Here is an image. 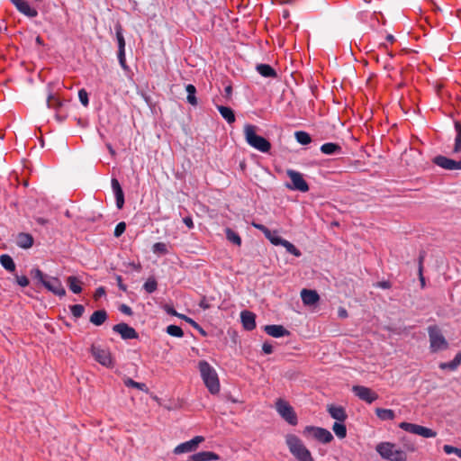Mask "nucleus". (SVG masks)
I'll list each match as a JSON object with an SVG mask.
<instances>
[{"instance_id": "nucleus-1", "label": "nucleus", "mask_w": 461, "mask_h": 461, "mask_svg": "<svg viewBox=\"0 0 461 461\" xmlns=\"http://www.w3.org/2000/svg\"><path fill=\"white\" fill-rule=\"evenodd\" d=\"M198 368L208 391L212 394H217L221 385L216 370L206 360L199 361Z\"/></svg>"}, {"instance_id": "nucleus-2", "label": "nucleus", "mask_w": 461, "mask_h": 461, "mask_svg": "<svg viewBox=\"0 0 461 461\" xmlns=\"http://www.w3.org/2000/svg\"><path fill=\"white\" fill-rule=\"evenodd\" d=\"M285 443L290 453L298 461H313L311 452L296 435L287 434L285 436Z\"/></svg>"}, {"instance_id": "nucleus-3", "label": "nucleus", "mask_w": 461, "mask_h": 461, "mask_svg": "<svg viewBox=\"0 0 461 461\" xmlns=\"http://www.w3.org/2000/svg\"><path fill=\"white\" fill-rule=\"evenodd\" d=\"M257 127L252 124H246L244 127V135L247 143L255 149L267 153L271 149V143L264 137L256 132Z\"/></svg>"}, {"instance_id": "nucleus-4", "label": "nucleus", "mask_w": 461, "mask_h": 461, "mask_svg": "<svg viewBox=\"0 0 461 461\" xmlns=\"http://www.w3.org/2000/svg\"><path fill=\"white\" fill-rule=\"evenodd\" d=\"M428 333L429 338L430 352L436 353L448 348V342L442 335L440 329L437 325L429 326L428 328Z\"/></svg>"}, {"instance_id": "nucleus-5", "label": "nucleus", "mask_w": 461, "mask_h": 461, "mask_svg": "<svg viewBox=\"0 0 461 461\" xmlns=\"http://www.w3.org/2000/svg\"><path fill=\"white\" fill-rule=\"evenodd\" d=\"M276 410L277 413L285 420L289 425L295 426L298 423V417L294 409L288 402L283 399H277L276 402Z\"/></svg>"}, {"instance_id": "nucleus-6", "label": "nucleus", "mask_w": 461, "mask_h": 461, "mask_svg": "<svg viewBox=\"0 0 461 461\" xmlns=\"http://www.w3.org/2000/svg\"><path fill=\"white\" fill-rule=\"evenodd\" d=\"M292 183H286L285 186L290 190H296L303 193L309 191V185L303 179V175L293 169H288L286 172Z\"/></svg>"}, {"instance_id": "nucleus-7", "label": "nucleus", "mask_w": 461, "mask_h": 461, "mask_svg": "<svg viewBox=\"0 0 461 461\" xmlns=\"http://www.w3.org/2000/svg\"><path fill=\"white\" fill-rule=\"evenodd\" d=\"M399 427L409 433L419 435L426 438H435L437 436L435 430L419 424L403 421L399 424Z\"/></svg>"}, {"instance_id": "nucleus-8", "label": "nucleus", "mask_w": 461, "mask_h": 461, "mask_svg": "<svg viewBox=\"0 0 461 461\" xmlns=\"http://www.w3.org/2000/svg\"><path fill=\"white\" fill-rule=\"evenodd\" d=\"M305 437L312 436L316 440L327 444L333 439L332 434L326 429L314 426H306L303 431Z\"/></svg>"}, {"instance_id": "nucleus-9", "label": "nucleus", "mask_w": 461, "mask_h": 461, "mask_svg": "<svg viewBox=\"0 0 461 461\" xmlns=\"http://www.w3.org/2000/svg\"><path fill=\"white\" fill-rule=\"evenodd\" d=\"M91 353L96 362L100 365L112 368L114 366V361L109 349L101 348L93 345L91 347Z\"/></svg>"}, {"instance_id": "nucleus-10", "label": "nucleus", "mask_w": 461, "mask_h": 461, "mask_svg": "<svg viewBox=\"0 0 461 461\" xmlns=\"http://www.w3.org/2000/svg\"><path fill=\"white\" fill-rule=\"evenodd\" d=\"M352 392L357 397L367 403L374 402L379 397L375 391L364 385H354Z\"/></svg>"}, {"instance_id": "nucleus-11", "label": "nucleus", "mask_w": 461, "mask_h": 461, "mask_svg": "<svg viewBox=\"0 0 461 461\" xmlns=\"http://www.w3.org/2000/svg\"><path fill=\"white\" fill-rule=\"evenodd\" d=\"M432 162L446 170H461V159L456 161L443 155L433 158Z\"/></svg>"}, {"instance_id": "nucleus-12", "label": "nucleus", "mask_w": 461, "mask_h": 461, "mask_svg": "<svg viewBox=\"0 0 461 461\" xmlns=\"http://www.w3.org/2000/svg\"><path fill=\"white\" fill-rule=\"evenodd\" d=\"M203 441L204 438L203 436H195L194 438L177 445L173 452L176 455H179L194 451L198 445Z\"/></svg>"}, {"instance_id": "nucleus-13", "label": "nucleus", "mask_w": 461, "mask_h": 461, "mask_svg": "<svg viewBox=\"0 0 461 461\" xmlns=\"http://www.w3.org/2000/svg\"><path fill=\"white\" fill-rule=\"evenodd\" d=\"M113 330L120 334L122 339H134L139 338V333L135 329L125 322H120L113 325Z\"/></svg>"}, {"instance_id": "nucleus-14", "label": "nucleus", "mask_w": 461, "mask_h": 461, "mask_svg": "<svg viewBox=\"0 0 461 461\" xmlns=\"http://www.w3.org/2000/svg\"><path fill=\"white\" fill-rule=\"evenodd\" d=\"M46 282L44 287L46 290L59 297H64L66 295V290L59 278L48 276Z\"/></svg>"}, {"instance_id": "nucleus-15", "label": "nucleus", "mask_w": 461, "mask_h": 461, "mask_svg": "<svg viewBox=\"0 0 461 461\" xmlns=\"http://www.w3.org/2000/svg\"><path fill=\"white\" fill-rule=\"evenodd\" d=\"M16 9L29 18H34L38 15V12L32 7L26 0H10Z\"/></svg>"}, {"instance_id": "nucleus-16", "label": "nucleus", "mask_w": 461, "mask_h": 461, "mask_svg": "<svg viewBox=\"0 0 461 461\" xmlns=\"http://www.w3.org/2000/svg\"><path fill=\"white\" fill-rule=\"evenodd\" d=\"M376 452L381 456L383 459L390 461L393 456V453L396 451L395 445L391 442H381L375 447Z\"/></svg>"}, {"instance_id": "nucleus-17", "label": "nucleus", "mask_w": 461, "mask_h": 461, "mask_svg": "<svg viewBox=\"0 0 461 461\" xmlns=\"http://www.w3.org/2000/svg\"><path fill=\"white\" fill-rule=\"evenodd\" d=\"M112 189L113 191L116 207L121 210L124 205V193L117 178L113 177L111 180Z\"/></svg>"}, {"instance_id": "nucleus-18", "label": "nucleus", "mask_w": 461, "mask_h": 461, "mask_svg": "<svg viewBox=\"0 0 461 461\" xmlns=\"http://www.w3.org/2000/svg\"><path fill=\"white\" fill-rule=\"evenodd\" d=\"M240 320L246 330H253L256 328V314L249 311H242Z\"/></svg>"}, {"instance_id": "nucleus-19", "label": "nucleus", "mask_w": 461, "mask_h": 461, "mask_svg": "<svg viewBox=\"0 0 461 461\" xmlns=\"http://www.w3.org/2000/svg\"><path fill=\"white\" fill-rule=\"evenodd\" d=\"M301 298L304 305H314L320 301V295L315 290L303 289Z\"/></svg>"}, {"instance_id": "nucleus-20", "label": "nucleus", "mask_w": 461, "mask_h": 461, "mask_svg": "<svg viewBox=\"0 0 461 461\" xmlns=\"http://www.w3.org/2000/svg\"><path fill=\"white\" fill-rule=\"evenodd\" d=\"M264 330L267 334L274 338H281L290 334L289 330H287L284 326L276 324L266 325L264 327Z\"/></svg>"}, {"instance_id": "nucleus-21", "label": "nucleus", "mask_w": 461, "mask_h": 461, "mask_svg": "<svg viewBox=\"0 0 461 461\" xmlns=\"http://www.w3.org/2000/svg\"><path fill=\"white\" fill-rule=\"evenodd\" d=\"M194 461H217L221 456L212 451H201L191 456Z\"/></svg>"}, {"instance_id": "nucleus-22", "label": "nucleus", "mask_w": 461, "mask_h": 461, "mask_svg": "<svg viewBox=\"0 0 461 461\" xmlns=\"http://www.w3.org/2000/svg\"><path fill=\"white\" fill-rule=\"evenodd\" d=\"M328 411L334 420L340 422L345 421L348 418L345 409L341 406L330 405Z\"/></svg>"}, {"instance_id": "nucleus-23", "label": "nucleus", "mask_w": 461, "mask_h": 461, "mask_svg": "<svg viewBox=\"0 0 461 461\" xmlns=\"http://www.w3.org/2000/svg\"><path fill=\"white\" fill-rule=\"evenodd\" d=\"M16 244L19 248L30 249L33 245V237L29 233L21 232L17 235Z\"/></svg>"}, {"instance_id": "nucleus-24", "label": "nucleus", "mask_w": 461, "mask_h": 461, "mask_svg": "<svg viewBox=\"0 0 461 461\" xmlns=\"http://www.w3.org/2000/svg\"><path fill=\"white\" fill-rule=\"evenodd\" d=\"M30 276H31L32 281L37 285H41V286L45 287V284L47 283L46 280H47L48 275L43 273L39 267L32 268L30 271Z\"/></svg>"}, {"instance_id": "nucleus-25", "label": "nucleus", "mask_w": 461, "mask_h": 461, "mask_svg": "<svg viewBox=\"0 0 461 461\" xmlns=\"http://www.w3.org/2000/svg\"><path fill=\"white\" fill-rule=\"evenodd\" d=\"M108 318L107 312L104 309L97 310L93 312V314L90 316V322L93 323L95 326H101L105 322V321Z\"/></svg>"}, {"instance_id": "nucleus-26", "label": "nucleus", "mask_w": 461, "mask_h": 461, "mask_svg": "<svg viewBox=\"0 0 461 461\" xmlns=\"http://www.w3.org/2000/svg\"><path fill=\"white\" fill-rule=\"evenodd\" d=\"M256 69L264 77H277L276 71L268 64H258L257 65Z\"/></svg>"}, {"instance_id": "nucleus-27", "label": "nucleus", "mask_w": 461, "mask_h": 461, "mask_svg": "<svg viewBox=\"0 0 461 461\" xmlns=\"http://www.w3.org/2000/svg\"><path fill=\"white\" fill-rule=\"evenodd\" d=\"M321 151L326 155L340 154L342 148L338 143L327 142L321 146Z\"/></svg>"}, {"instance_id": "nucleus-28", "label": "nucleus", "mask_w": 461, "mask_h": 461, "mask_svg": "<svg viewBox=\"0 0 461 461\" xmlns=\"http://www.w3.org/2000/svg\"><path fill=\"white\" fill-rule=\"evenodd\" d=\"M461 364V352H458L453 360L449 362H442L439 364V368L442 370L455 371Z\"/></svg>"}, {"instance_id": "nucleus-29", "label": "nucleus", "mask_w": 461, "mask_h": 461, "mask_svg": "<svg viewBox=\"0 0 461 461\" xmlns=\"http://www.w3.org/2000/svg\"><path fill=\"white\" fill-rule=\"evenodd\" d=\"M217 109L222 118L229 123L231 124L235 122V114L233 110L230 107L223 106V105H217Z\"/></svg>"}, {"instance_id": "nucleus-30", "label": "nucleus", "mask_w": 461, "mask_h": 461, "mask_svg": "<svg viewBox=\"0 0 461 461\" xmlns=\"http://www.w3.org/2000/svg\"><path fill=\"white\" fill-rule=\"evenodd\" d=\"M114 29L118 43V53H125V40L122 33V26L118 23Z\"/></svg>"}, {"instance_id": "nucleus-31", "label": "nucleus", "mask_w": 461, "mask_h": 461, "mask_svg": "<svg viewBox=\"0 0 461 461\" xmlns=\"http://www.w3.org/2000/svg\"><path fill=\"white\" fill-rule=\"evenodd\" d=\"M67 284L68 288L74 293V294H80L82 292V282L78 279V277L75 276H70L67 278Z\"/></svg>"}, {"instance_id": "nucleus-32", "label": "nucleus", "mask_w": 461, "mask_h": 461, "mask_svg": "<svg viewBox=\"0 0 461 461\" xmlns=\"http://www.w3.org/2000/svg\"><path fill=\"white\" fill-rule=\"evenodd\" d=\"M0 264L5 270H7L9 272L15 271V268H16L15 263H14V259L12 258V257L9 256L8 254H3L0 256Z\"/></svg>"}, {"instance_id": "nucleus-33", "label": "nucleus", "mask_w": 461, "mask_h": 461, "mask_svg": "<svg viewBox=\"0 0 461 461\" xmlns=\"http://www.w3.org/2000/svg\"><path fill=\"white\" fill-rule=\"evenodd\" d=\"M375 414L382 420H393L395 418V413L391 409L376 408Z\"/></svg>"}, {"instance_id": "nucleus-34", "label": "nucleus", "mask_w": 461, "mask_h": 461, "mask_svg": "<svg viewBox=\"0 0 461 461\" xmlns=\"http://www.w3.org/2000/svg\"><path fill=\"white\" fill-rule=\"evenodd\" d=\"M455 130L456 131V136L455 139V145L453 149L454 153L461 152V122L459 121H455L454 122Z\"/></svg>"}, {"instance_id": "nucleus-35", "label": "nucleus", "mask_w": 461, "mask_h": 461, "mask_svg": "<svg viewBox=\"0 0 461 461\" xmlns=\"http://www.w3.org/2000/svg\"><path fill=\"white\" fill-rule=\"evenodd\" d=\"M185 90L187 92V96H186L187 102L194 106L197 105L198 102H197V98L195 96V95H196L195 86L192 84H188L185 86Z\"/></svg>"}, {"instance_id": "nucleus-36", "label": "nucleus", "mask_w": 461, "mask_h": 461, "mask_svg": "<svg viewBox=\"0 0 461 461\" xmlns=\"http://www.w3.org/2000/svg\"><path fill=\"white\" fill-rule=\"evenodd\" d=\"M47 106L50 109L59 111L63 106V102L57 98L54 95L50 94L47 98Z\"/></svg>"}, {"instance_id": "nucleus-37", "label": "nucleus", "mask_w": 461, "mask_h": 461, "mask_svg": "<svg viewBox=\"0 0 461 461\" xmlns=\"http://www.w3.org/2000/svg\"><path fill=\"white\" fill-rule=\"evenodd\" d=\"M225 234H226V239L237 245V246H240L241 245V238L240 236L236 232L234 231L232 229L230 228H226L225 229Z\"/></svg>"}, {"instance_id": "nucleus-38", "label": "nucleus", "mask_w": 461, "mask_h": 461, "mask_svg": "<svg viewBox=\"0 0 461 461\" xmlns=\"http://www.w3.org/2000/svg\"><path fill=\"white\" fill-rule=\"evenodd\" d=\"M123 383H124V385L126 387L137 388V389H139V390H140L142 392H148L149 391V388L146 385V384L136 382V381H134L133 379H131L130 377L124 379Z\"/></svg>"}, {"instance_id": "nucleus-39", "label": "nucleus", "mask_w": 461, "mask_h": 461, "mask_svg": "<svg viewBox=\"0 0 461 461\" xmlns=\"http://www.w3.org/2000/svg\"><path fill=\"white\" fill-rule=\"evenodd\" d=\"M295 140L298 143L302 145H307L310 144L312 141V138L310 134L303 131H298L294 133Z\"/></svg>"}, {"instance_id": "nucleus-40", "label": "nucleus", "mask_w": 461, "mask_h": 461, "mask_svg": "<svg viewBox=\"0 0 461 461\" xmlns=\"http://www.w3.org/2000/svg\"><path fill=\"white\" fill-rule=\"evenodd\" d=\"M332 429L336 436L339 438H344L347 436V428L342 422H335Z\"/></svg>"}, {"instance_id": "nucleus-41", "label": "nucleus", "mask_w": 461, "mask_h": 461, "mask_svg": "<svg viewBox=\"0 0 461 461\" xmlns=\"http://www.w3.org/2000/svg\"><path fill=\"white\" fill-rule=\"evenodd\" d=\"M284 248H285L286 251L295 257H301L302 252L290 241L285 240L282 245Z\"/></svg>"}, {"instance_id": "nucleus-42", "label": "nucleus", "mask_w": 461, "mask_h": 461, "mask_svg": "<svg viewBox=\"0 0 461 461\" xmlns=\"http://www.w3.org/2000/svg\"><path fill=\"white\" fill-rule=\"evenodd\" d=\"M143 288L148 294L154 293L158 288V282L154 277H149L148 280L144 283Z\"/></svg>"}, {"instance_id": "nucleus-43", "label": "nucleus", "mask_w": 461, "mask_h": 461, "mask_svg": "<svg viewBox=\"0 0 461 461\" xmlns=\"http://www.w3.org/2000/svg\"><path fill=\"white\" fill-rule=\"evenodd\" d=\"M152 251L158 255H167L168 253L167 246L164 242H156L153 244Z\"/></svg>"}, {"instance_id": "nucleus-44", "label": "nucleus", "mask_w": 461, "mask_h": 461, "mask_svg": "<svg viewBox=\"0 0 461 461\" xmlns=\"http://www.w3.org/2000/svg\"><path fill=\"white\" fill-rule=\"evenodd\" d=\"M167 333L172 337L182 338L184 336V331L181 327L176 325H169L167 327Z\"/></svg>"}, {"instance_id": "nucleus-45", "label": "nucleus", "mask_w": 461, "mask_h": 461, "mask_svg": "<svg viewBox=\"0 0 461 461\" xmlns=\"http://www.w3.org/2000/svg\"><path fill=\"white\" fill-rule=\"evenodd\" d=\"M72 315L78 319L83 316L85 312V307L82 304H74L69 307Z\"/></svg>"}, {"instance_id": "nucleus-46", "label": "nucleus", "mask_w": 461, "mask_h": 461, "mask_svg": "<svg viewBox=\"0 0 461 461\" xmlns=\"http://www.w3.org/2000/svg\"><path fill=\"white\" fill-rule=\"evenodd\" d=\"M266 238L267 240H269L270 242L274 245H282V243L285 240V239L280 237L276 230L275 231L270 230V235Z\"/></svg>"}, {"instance_id": "nucleus-47", "label": "nucleus", "mask_w": 461, "mask_h": 461, "mask_svg": "<svg viewBox=\"0 0 461 461\" xmlns=\"http://www.w3.org/2000/svg\"><path fill=\"white\" fill-rule=\"evenodd\" d=\"M390 461H407V454L403 450L397 449L393 453Z\"/></svg>"}, {"instance_id": "nucleus-48", "label": "nucleus", "mask_w": 461, "mask_h": 461, "mask_svg": "<svg viewBox=\"0 0 461 461\" xmlns=\"http://www.w3.org/2000/svg\"><path fill=\"white\" fill-rule=\"evenodd\" d=\"M443 450L447 455L455 454L458 457L461 458V448H457V447H453L451 445H444L443 446Z\"/></svg>"}, {"instance_id": "nucleus-49", "label": "nucleus", "mask_w": 461, "mask_h": 461, "mask_svg": "<svg viewBox=\"0 0 461 461\" xmlns=\"http://www.w3.org/2000/svg\"><path fill=\"white\" fill-rule=\"evenodd\" d=\"M186 322L189 323L194 330H196L203 337L207 336V332L198 324L194 320L187 319Z\"/></svg>"}, {"instance_id": "nucleus-50", "label": "nucleus", "mask_w": 461, "mask_h": 461, "mask_svg": "<svg viewBox=\"0 0 461 461\" xmlns=\"http://www.w3.org/2000/svg\"><path fill=\"white\" fill-rule=\"evenodd\" d=\"M78 98L80 103L86 107L89 104L88 93L86 89L82 88L78 91Z\"/></svg>"}, {"instance_id": "nucleus-51", "label": "nucleus", "mask_w": 461, "mask_h": 461, "mask_svg": "<svg viewBox=\"0 0 461 461\" xmlns=\"http://www.w3.org/2000/svg\"><path fill=\"white\" fill-rule=\"evenodd\" d=\"M126 230V223L124 221L119 222L114 229L113 235L116 238L121 237Z\"/></svg>"}, {"instance_id": "nucleus-52", "label": "nucleus", "mask_w": 461, "mask_h": 461, "mask_svg": "<svg viewBox=\"0 0 461 461\" xmlns=\"http://www.w3.org/2000/svg\"><path fill=\"white\" fill-rule=\"evenodd\" d=\"M423 259H424V255L420 254V257H419V276H420V284H421V286L424 287L425 285V278L422 275V262H423Z\"/></svg>"}, {"instance_id": "nucleus-53", "label": "nucleus", "mask_w": 461, "mask_h": 461, "mask_svg": "<svg viewBox=\"0 0 461 461\" xmlns=\"http://www.w3.org/2000/svg\"><path fill=\"white\" fill-rule=\"evenodd\" d=\"M117 57H118V60H119V63L122 67V68L124 70V71H129L130 70V68L129 66L127 65L126 63V57H125V53H118L117 54Z\"/></svg>"}, {"instance_id": "nucleus-54", "label": "nucleus", "mask_w": 461, "mask_h": 461, "mask_svg": "<svg viewBox=\"0 0 461 461\" xmlns=\"http://www.w3.org/2000/svg\"><path fill=\"white\" fill-rule=\"evenodd\" d=\"M15 279L17 284L22 287H25L29 285V279L26 276H15Z\"/></svg>"}, {"instance_id": "nucleus-55", "label": "nucleus", "mask_w": 461, "mask_h": 461, "mask_svg": "<svg viewBox=\"0 0 461 461\" xmlns=\"http://www.w3.org/2000/svg\"><path fill=\"white\" fill-rule=\"evenodd\" d=\"M252 225L256 229H258L260 231H262L264 233L265 237H268L270 235V230L267 227H266L265 225L260 224V223H255V222H253Z\"/></svg>"}, {"instance_id": "nucleus-56", "label": "nucleus", "mask_w": 461, "mask_h": 461, "mask_svg": "<svg viewBox=\"0 0 461 461\" xmlns=\"http://www.w3.org/2000/svg\"><path fill=\"white\" fill-rule=\"evenodd\" d=\"M119 311L123 313V314H126L128 316H131L133 314V312L131 310V308L130 306H128L127 304H121L119 306Z\"/></svg>"}, {"instance_id": "nucleus-57", "label": "nucleus", "mask_w": 461, "mask_h": 461, "mask_svg": "<svg viewBox=\"0 0 461 461\" xmlns=\"http://www.w3.org/2000/svg\"><path fill=\"white\" fill-rule=\"evenodd\" d=\"M115 279L119 289L122 292L127 291V285L122 283V277L120 275H115Z\"/></svg>"}, {"instance_id": "nucleus-58", "label": "nucleus", "mask_w": 461, "mask_h": 461, "mask_svg": "<svg viewBox=\"0 0 461 461\" xmlns=\"http://www.w3.org/2000/svg\"><path fill=\"white\" fill-rule=\"evenodd\" d=\"M262 350L265 354H272L273 353V346L268 342H264L262 345Z\"/></svg>"}, {"instance_id": "nucleus-59", "label": "nucleus", "mask_w": 461, "mask_h": 461, "mask_svg": "<svg viewBox=\"0 0 461 461\" xmlns=\"http://www.w3.org/2000/svg\"><path fill=\"white\" fill-rule=\"evenodd\" d=\"M164 310L169 315H172V316H177L178 315V312L175 310V308L173 306L166 304L164 306Z\"/></svg>"}, {"instance_id": "nucleus-60", "label": "nucleus", "mask_w": 461, "mask_h": 461, "mask_svg": "<svg viewBox=\"0 0 461 461\" xmlns=\"http://www.w3.org/2000/svg\"><path fill=\"white\" fill-rule=\"evenodd\" d=\"M183 222L185 224V226L188 229H193L194 228V221H193V218L191 216L185 217L183 219Z\"/></svg>"}, {"instance_id": "nucleus-61", "label": "nucleus", "mask_w": 461, "mask_h": 461, "mask_svg": "<svg viewBox=\"0 0 461 461\" xmlns=\"http://www.w3.org/2000/svg\"><path fill=\"white\" fill-rule=\"evenodd\" d=\"M375 286L380 287L382 289H389L391 288L392 285L389 281H380L376 283Z\"/></svg>"}, {"instance_id": "nucleus-62", "label": "nucleus", "mask_w": 461, "mask_h": 461, "mask_svg": "<svg viewBox=\"0 0 461 461\" xmlns=\"http://www.w3.org/2000/svg\"><path fill=\"white\" fill-rule=\"evenodd\" d=\"M67 113H62L61 112L59 111H57L56 114H55V118L58 122H64L66 119H67Z\"/></svg>"}, {"instance_id": "nucleus-63", "label": "nucleus", "mask_w": 461, "mask_h": 461, "mask_svg": "<svg viewBox=\"0 0 461 461\" xmlns=\"http://www.w3.org/2000/svg\"><path fill=\"white\" fill-rule=\"evenodd\" d=\"M104 294H105V289H104V287L100 286V287H98V288L95 290V298H98V297H101V296H103V295H104Z\"/></svg>"}, {"instance_id": "nucleus-64", "label": "nucleus", "mask_w": 461, "mask_h": 461, "mask_svg": "<svg viewBox=\"0 0 461 461\" xmlns=\"http://www.w3.org/2000/svg\"><path fill=\"white\" fill-rule=\"evenodd\" d=\"M338 313H339V316L340 318H347V317H348V312H347V310H346V309H344V308H342V307L339 309Z\"/></svg>"}]
</instances>
